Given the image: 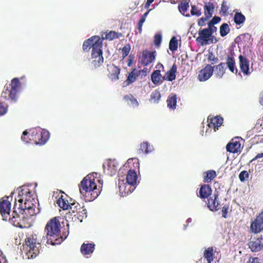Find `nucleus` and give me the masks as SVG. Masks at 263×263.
<instances>
[{"instance_id": "obj_1", "label": "nucleus", "mask_w": 263, "mask_h": 263, "mask_svg": "<svg viewBox=\"0 0 263 263\" xmlns=\"http://www.w3.org/2000/svg\"><path fill=\"white\" fill-rule=\"evenodd\" d=\"M97 173L89 174L81 182L80 192L84 197L86 201L94 200L101 192L102 181L97 178Z\"/></svg>"}, {"instance_id": "obj_2", "label": "nucleus", "mask_w": 263, "mask_h": 263, "mask_svg": "<svg viewBox=\"0 0 263 263\" xmlns=\"http://www.w3.org/2000/svg\"><path fill=\"white\" fill-rule=\"evenodd\" d=\"M61 226L58 218L54 217L47 222L45 231L46 233L47 243L52 245H59L66 238L61 235Z\"/></svg>"}, {"instance_id": "obj_3", "label": "nucleus", "mask_w": 263, "mask_h": 263, "mask_svg": "<svg viewBox=\"0 0 263 263\" xmlns=\"http://www.w3.org/2000/svg\"><path fill=\"white\" fill-rule=\"evenodd\" d=\"M42 249L40 240L37 235L32 234L27 236L22 245V252L26 259L35 258Z\"/></svg>"}, {"instance_id": "obj_4", "label": "nucleus", "mask_w": 263, "mask_h": 263, "mask_svg": "<svg viewBox=\"0 0 263 263\" xmlns=\"http://www.w3.org/2000/svg\"><path fill=\"white\" fill-rule=\"evenodd\" d=\"M24 191V190H22L21 192ZM31 193V192L29 190L26 191L25 193H22V195L25 194L28 197L25 198L24 202L23 199L19 198L18 199V205H17L19 212H23L27 217H31L36 214L35 210L36 202L34 199L30 196Z\"/></svg>"}, {"instance_id": "obj_5", "label": "nucleus", "mask_w": 263, "mask_h": 263, "mask_svg": "<svg viewBox=\"0 0 263 263\" xmlns=\"http://www.w3.org/2000/svg\"><path fill=\"white\" fill-rule=\"evenodd\" d=\"M21 88V82L17 78H13L11 83L6 85L1 94V97L5 100H10L12 102H16L18 93Z\"/></svg>"}, {"instance_id": "obj_6", "label": "nucleus", "mask_w": 263, "mask_h": 263, "mask_svg": "<svg viewBox=\"0 0 263 263\" xmlns=\"http://www.w3.org/2000/svg\"><path fill=\"white\" fill-rule=\"evenodd\" d=\"M26 217L27 216L23 212H19L17 208V203H15L13 208L12 213L9 215L7 220L13 226L23 228L24 227L23 223Z\"/></svg>"}, {"instance_id": "obj_7", "label": "nucleus", "mask_w": 263, "mask_h": 263, "mask_svg": "<svg viewBox=\"0 0 263 263\" xmlns=\"http://www.w3.org/2000/svg\"><path fill=\"white\" fill-rule=\"evenodd\" d=\"M103 46H96L92 49L91 53V59L92 60L91 63L93 68H97L100 67L104 62V58L103 57L102 51Z\"/></svg>"}, {"instance_id": "obj_8", "label": "nucleus", "mask_w": 263, "mask_h": 263, "mask_svg": "<svg viewBox=\"0 0 263 263\" xmlns=\"http://www.w3.org/2000/svg\"><path fill=\"white\" fill-rule=\"evenodd\" d=\"M198 35L199 36L196 39V41L200 46L213 43L214 36H212L205 28L200 29L198 31Z\"/></svg>"}, {"instance_id": "obj_9", "label": "nucleus", "mask_w": 263, "mask_h": 263, "mask_svg": "<svg viewBox=\"0 0 263 263\" xmlns=\"http://www.w3.org/2000/svg\"><path fill=\"white\" fill-rule=\"evenodd\" d=\"M8 196L4 197L0 200V213L3 220L7 221L9 215L10 214L11 204L8 200Z\"/></svg>"}, {"instance_id": "obj_10", "label": "nucleus", "mask_w": 263, "mask_h": 263, "mask_svg": "<svg viewBox=\"0 0 263 263\" xmlns=\"http://www.w3.org/2000/svg\"><path fill=\"white\" fill-rule=\"evenodd\" d=\"M263 231V211L251 222L250 232L258 234Z\"/></svg>"}, {"instance_id": "obj_11", "label": "nucleus", "mask_w": 263, "mask_h": 263, "mask_svg": "<svg viewBox=\"0 0 263 263\" xmlns=\"http://www.w3.org/2000/svg\"><path fill=\"white\" fill-rule=\"evenodd\" d=\"M97 45L99 47L103 46V39H101L99 36L95 35L84 42L83 50L84 51H88L91 48L93 49Z\"/></svg>"}, {"instance_id": "obj_12", "label": "nucleus", "mask_w": 263, "mask_h": 263, "mask_svg": "<svg viewBox=\"0 0 263 263\" xmlns=\"http://www.w3.org/2000/svg\"><path fill=\"white\" fill-rule=\"evenodd\" d=\"M117 164L115 160H107L103 165L104 172L109 176L115 175L118 170Z\"/></svg>"}, {"instance_id": "obj_13", "label": "nucleus", "mask_w": 263, "mask_h": 263, "mask_svg": "<svg viewBox=\"0 0 263 263\" xmlns=\"http://www.w3.org/2000/svg\"><path fill=\"white\" fill-rule=\"evenodd\" d=\"M248 246L252 252H256L263 250V236L251 238Z\"/></svg>"}, {"instance_id": "obj_14", "label": "nucleus", "mask_w": 263, "mask_h": 263, "mask_svg": "<svg viewBox=\"0 0 263 263\" xmlns=\"http://www.w3.org/2000/svg\"><path fill=\"white\" fill-rule=\"evenodd\" d=\"M214 67L210 64H207L201 69L198 76L199 80L201 82L208 80L213 74Z\"/></svg>"}, {"instance_id": "obj_15", "label": "nucleus", "mask_w": 263, "mask_h": 263, "mask_svg": "<svg viewBox=\"0 0 263 263\" xmlns=\"http://www.w3.org/2000/svg\"><path fill=\"white\" fill-rule=\"evenodd\" d=\"M146 72V70L144 69L137 70L135 68L133 69L132 71L128 73L127 78L124 82L126 84V86L134 83L139 76H145Z\"/></svg>"}, {"instance_id": "obj_16", "label": "nucleus", "mask_w": 263, "mask_h": 263, "mask_svg": "<svg viewBox=\"0 0 263 263\" xmlns=\"http://www.w3.org/2000/svg\"><path fill=\"white\" fill-rule=\"evenodd\" d=\"M108 72V77L112 81H116L119 80V75L121 69L114 64H108L107 66Z\"/></svg>"}, {"instance_id": "obj_17", "label": "nucleus", "mask_w": 263, "mask_h": 263, "mask_svg": "<svg viewBox=\"0 0 263 263\" xmlns=\"http://www.w3.org/2000/svg\"><path fill=\"white\" fill-rule=\"evenodd\" d=\"M72 213L79 214L80 216L83 217H87V210L84 208V205H81L77 202L71 203V205L69 209Z\"/></svg>"}, {"instance_id": "obj_18", "label": "nucleus", "mask_w": 263, "mask_h": 263, "mask_svg": "<svg viewBox=\"0 0 263 263\" xmlns=\"http://www.w3.org/2000/svg\"><path fill=\"white\" fill-rule=\"evenodd\" d=\"M155 53L156 51L151 52L147 50H144L142 55V64L147 66L153 62L155 60Z\"/></svg>"}, {"instance_id": "obj_19", "label": "nucleus", "mask_w": 263, "mask_h": 263, "mask_svg": "<svg viewBox=\"0 0 263 263\" xmlns=\"http://www.w3.org/2000/svg\"><path fill=\"white\" fill-rule=\"evenodd\" d=\"M241 144L238 138L232 139L227 145V151L232 153H237L240 151Z\"/></svg>"}, {"instance_id": "obj_20", "label": "nucleus", "mask_w": 263, "mask_h": 263, "mask_svg": "<svg viewBox=\"0 0 263 263\" xmlns=\"http://www.w3.org/2000/svg\"><path fill=\"white\" fill-rule=\"evenodd\" d=\"M239 67L244 75H249L251 73L249 69V61L243 55H240L238 57Z\"/></svg>"}, {"instance_id": "obj_21", "label": "nucleus", "mask_w": 263, "mask_h": 263, "mask_svg": "<svg viewBox=\"0 0 263 263\" xmlns=\"http://www.w3.org/2000/svg\"><path fill=\"white\" fill-rule=\"evenodd\" d=\"M208 120L209 118H208ZM223 123V118L219 116H217L215 117L211 118L208 123V126L210 128H213L215 132L218 129Z\"/></svg>"}, {"instance_id": "obj_22", "label": "nucleus", "mask_w": 263, "mask_h": 263, "mask_svg": "<svg viewBox=\"0 0 263 263\" xmlns=\"http://www.w3.org/2000/svg\"><path fill=\"white\" fill-rule=\"evenodd\" d=\"M218 196V193L214 194V198L211 197L208 199V206L212 211H216L220 209L219 203L217 200Z\"/></svg>"}, {"instance_id": "obj_23", "label": "nucleus", "mask_w": 263, "mask_h": 263, "mask_svg": "<svg viewBox=\"0 0 263 263\" xmlns=\"http://www.w3.org/2000/svg\"><path fill=\"white\" fill-rule=\"evenodd\" d=\"M177 66L174 64L171 69L167 71L162 77V81L166 80L168 81H173L176 79V73L177 72Z\"/></svg>"}, {"instance_id": "obj_24", "label": "nucleus", "mask_w": 263, "mask_h": 263, "mask_svg": "<svg viewBox=\"0 0 263 263\" xmlns=\"http://www.w3.org/2000/svg\"><path fill=\"white\" fill-rule=\"evenodd\" d=\"M95 244L93 243H83L80 248L81 253L83 255L92 254L95 250Z\"/></svg>"}, {"instance_id": "obj_25", "label": "nucleus", "mask_w": 263, "mask_h": 263, "mask_svg": "<svg viewBox=\"0 0 263 263\" xmlns=\"http://www.w3.org/2000/svg\"><path fill=\"white\" fill-rule=\"evenodd\" d=\"M212 189L209 184H204L201 186L199 191V196L201 199L208 198L212 193Z\"/></svg>"}, {"instance_id": "obj_26", "label": "nucleus", "mask_w": 263, "mask_h": 263, "mask_svg": "<svg viewBox=\"0 0 263 263\" xmlns=\"http://www.w3.org/2000/svg\"><path fill=\"white\" fill-rule=\"evenodd\" d=\"M126 182L128 185L134 186L137 183V175L134 170H129L126 175Z\"/></svg>"}, {"instance_id": "obj_27", "label": "nucleus", "mask_w": 263, "mask_h": 263, "mask_svg": "<svg viewBox=\"0 0 263 263\" xmlns=\"http://www.w3.org/2000/svg\"><path fill=\"white\" fill-rule=\"evenodd\" d=\"M67 195H61L57 200V203L60 208L63 210H69L71 205V202L69 203L66 199Z\"/></svg>"}, {"instance_id": "obj_28", "label": "nucleus", "mask_w": 263, "mask_h": 263, "mask_svg": "<svg viewBox=\"0 0 263 263\" xmlns=\"http://www.w3.org/2000/svg\"><path fill=\"white\" fill-rule=\"evenodd\" d=\"M225 63L221 62L218 65L213 66L215 68V74L218 78H221L225 73L226 68L224 67Z\"/></svg>"}, {"instance_id": "obj_29", "label": "nucleus", "mask_w": 263, "mask_h": 263, "mask_svg": "<svg viewBox=\"0 0 263 263\" xmlns=\"http://www.w3.org/2000/svg\"><path fill=\"white\" fill-rule=\"evenodd\" d=\"M214 8V5L212 3L209 2L205 4L203 7L205 16L211 18L213 14Z\"/></svg>"}, {"instance_id": "obj_30", "label": "nucleus", "mask_w": 263, "mask_h": 263, "mask_svg": "<svg viewBox=\"0 0 263 263\" xmlns=\"http://www.w3.org/2000/svg\"><path fill=\"white\" fill-rule=\"evenodd\" d=\"M153 149V146L150 145L148 142H144L140 144L139 153L147 154L152 152Z\"/></svg>"}, {"instance_id": "obj_31", "label": "nucleus", "mask_w": 263, "mask_h": 263, "mask_svg": "<svg viewBox=\"0 0 263 263\" xmlns=\"http://www.w3.org/2000/svg\"><path fill=\"white\" fill-rule=\"evenodd\" d=\"M226 64L227 67L232 72L234 73L235 71V73H236L237 72V69L235 66V61L232 56L228 55L226 59Z\"/></svg>"}, {"instance_id": "obj_32", "label": "nucleus", "mask_w": 263, "mask_h": 263, "mask_svg": "<svg viewBox=\"0 0 263 263\" xmlns=\"http://www.w3.org/2000/svg\"><path fill=\"white\" fill-rule=\"evenodd\" d=\"M123 100L128 105H131L134 107H137L139 105V103L137 99L131 94L124 96Z\"/></svg>"}, {"instance_id": "obj_33", "label": "nucleus", "mask_w": 263, "mask_h": 263, "mask_svg": "<svg viewBox=\"0 0 263 263\" xmlns=\"http://www.w3.org/2000/svg\"><path fill=\"white\" fill-rule=\"evenodd\" d=\"M214 249L213 247L206 249L203 253V256L206 259L208 263H211L214 259Z\"/></svg>"}, {"instance_id": "obj_34", "label": "nucleus", "mask_w": 263, "mask_h": 263, "mask_svg": "<svg viewBox=\"0 0 263 263\" xmlns=\"http://www.w3.org/2000/svg\"><path fill=\"white\" fill-rule=\"evenodd\" d=\"M162 77L161 74V70H156L151 74V80L154 84L157 85L159 83Z\"/></svg>"}, {"instance_id": "obj_35", "label": "nucleus", "mask_w": 263, "mask_h": 263, "mask_svg": "<svg viewBox=\"0 0 263 263\" xmlns=\"http://www.w3.org/2000/svg\"><path fill=\"white\" fill-rule=\"evenodd\" d=\"M216 176V172L214 170H209L203 174L204 182L209 183Z\"/></svg>"}, {"instance_id": "obj_36", "label": "nucleus", "mask_w": 263, "mask_h": 263, "mask_svg": "<svg viewBox=\"0 0 263 263\" xmlns=\"http://www.w3.org/2000/svg\"><path fill=\"white\" fill-rule=\"evenodd\" d=\"M49 135L50 134L47 130L44 129L41 130L40 140L38 141L39 144H44L48 140Z\"/></svg>"}, {"instance_id": "obj_37", "label": "nucleus", "mask_w": 263, "mask_h": 263, "mask_svg": "<svg viewBox=\"0 0 263 263\" xmlns=\"http://www.w3.org/2000/svg\"><path fill=\"white\" fill-rule=\"evenodd\" d=\"M246 21L245 16L241 12H236L234 16V21L237 25H240Z\"/></svg>"}, {"instance_id": "obj_38", "label": "nucleus", "mask_w": 263, "mask_h": 263, "mask_svg": "<svg viewBox=\"0 0 263 263\" xmlns=\"http://www.w3.org/2000/svg\"><path fill=\"white\" fill-rule=\"evenodd\" d=\"M167 107L169 108L174 109L176 107L177 97L176 95L169 96L167 100Z\"/></svg>"}, {"instance_id": "obj_39", "label": "nucleus", "mask_w": 263, "mask_h": 263, "mask_svg": "<svg viewBox=\"0 0 263 263\" xmlns=\"http://www.w3.org/2000/svg\"><path fill=\"white\" fill-rule=\"evenodd\" d=\"M121 36H122L121 33L116 32L115 31H110L106 34L105 37H103L102 39H103V40L106 39L111 41L115 39H118Z\"/></svg>"}, {"instance_id": "obj_40", "label": "nucleus", "mask_w": 263, "mask_h": 263, "mask_svg": "<svg viewBox=\"0 0 263 263\" xmlns=\"http://www.w3.org/2000/svg\"><path fill=\"white\" fill-rule=\"evenodd\" d=\"M41 130L33 129L31 131L30 136L32 141L35 144H39L38 141L40 140Z\"/></svg>"}, {"instance_id": "obj_41", "label": "nucleus", "mask_w": 263, "mask_h": 263, "mask_svg": "<svg viewBox=\"0 0 263 263\" xmlns=\"http://www.w3.org/2000/svg\"><path fill=\"white\" fill-rule=\"evenodd\" d=\"M230 31L229 25L227 23L222 24L220 27V34L222 37L227 35Z\"/></svg>"}, {"instance_id": "obj_42", "label": "nucleus", "mask_w": 263, "mask_h": 263, "mask_svg": "<svg viewBox=\"0 0 263 263\" xmlns=\"http://www.w3.org/2000/svg\"><path fill=\"white\" fill-rule=\"evenodd\" d=\"M178 48V40L175 36L172 37L169 43V49L172 51H175Z\"/></svg>"}, {"instance_id": "obj_43", "label": "nucleus", "mask_w": 263, "mask_h": 263, "mask_svg": "<svg viewBox=\"0 0 263 263\" xmlns=\"http://www.w3.org/2000/svg\"><path fill=\"white\" fill-rule=\"evenodd\" d=\"M189 8V3L187 2H181L178 5V9L181 13L185 15V13L187 11Z\"/></svg>"}, {"instance_id": "obj_44", "label": "nucleus", "mask_w": 263, "mask_h": 263, "mask_svg": "<svg viewBox=\"0 0 263 263\" xmlns=\"http://www.w3.org/2000/svg\"><path fill=\"white\" fill-rule=\"evenodd\" d=\"M161 98V94L158 90H155L151 95L150 100L154 102L158 103Z\"/></svg>"}, {"instance_id": "obj_45", "label": "nucleus", "mask_w": 263, "mask_h": 263, "mask_svg": "<svg viewBox=\"0 0 263 263\" xmlns=\"http://www.w3.org/2000/svg\"><path fill=\"white\" fill-rule=\"evenodd\" d=\"M191 13L193 15H196L197 16H199L201 15V11L200 9H198L197 7L196 6H192V9L191 11Z\"/></svg>"}, {"instance_id": "obj_46", "label": "nucleus", "mask_w": 263, "mask_h": 263, "mask_svg": "<svg viewBox=\"0 0 263 263\" xmlns=\"http://www.w3.org/2000/svg\"><path fill=\"white\" fill-rule=\"evenodd\" d=\"M130 50V46L129 44H126L122 49V54L123 59L125 58L128 54Z\"/></svg>"}, {"instance_id": "obj_47", "label": "nucleus", "mask_w": 263, "mask_h": 263, "mask_svg": "<svg viewBox=\"0 0 263 263\" xmlns=\"http://www.w3.org/2000/svg\"><path fill=\"white\" fill-rule=\"evenodd\" d=\"M208 60L211 62L210 65H214L218 62V58L216 57L215 55L212 53L210 52L208 57Z\"/></svg>"}, {"instance_id": "obj_48", "label": "nucleus", "mask_w": 263, "mask_h": 263, "mask_svg": "<svg viewBox=\"0 0 263 263\" xmlns=\"http://www.w3.org/2000/svg\"><path fill=\"white\" fill-rule=\"evenodd\" d=\"M28 135V133L26 130L23 132V135L21 137L22 140L26 143H29L30 141H32L31 137H29Z\"/></svg>"}, {"instance_id": "obj_49", "label": "nucleus", "mask_w": 263, "mask_h": 263, "mask_svg": "<svg viewBox=\"0 0 263 263\" xmlns=\"http://www.w3.org/2000/svg\"><path fill=\"white\" fill-rule=\"evenodd\" d=\"M154 44L156 46H159L162 42V36L160 34H156L154 36Z\"/></svg>"}, {"instance_id": "obj_50", "label": "nucleus", "mask_w": 263, "mask_h": 263, "mask_svg": "<svg viewBox=\"0 0 263 263\" xmlns=\"http://www.w3.org/2000/svg\"><path fill=\"white\" fill-rule=\"evenodd\" d=\"M249 177V174L246 171L241 172L239 175V178L241 181H244L245 180Z\"/></svg>"}, {"instance_id": "obj_51", "label": "nucleus", "mask_w": 263, "mask_h": 263, "mask_svg": "<svg viewBox=\"0 0 263 263\" xmlns=\"http://www.w3.org/2000/svg\"><path fill=\"white\" fill-rule=\"evenodd\" d=\"M208 28H205L212 35V34L216 32L217 30V28L214 26V24H212L211 23L209 22L208 23Z\"/></svg>"}, {"instance_id": "obj_52", "label": "nucleus", "mask_w": 263, "mask_h": 263, "mask_svg": "<svg viewBox=\"0 0 263 263\" xmlns=\"http://www.w3.org/2000/svg\"><path fill=\"white\" fill-rule=\"evenodd\" d=\"M209 19L206 16L202 17L198 20V26L202 27L205 25L206 22L207 20Z\"/></svg>"}, {"instance_id": "obj_53", "label": "nucleus", "mask_w": 263, "mask_h": 263, "mask_svg": "<svg viewBox=\"0 0 263 263\" xmlns=\"http://www.w3.org/2000/svg\"><path fill=\"white\" fill-rule=\"evenodd\" d=\"M8 106H4L2 103H0V116L5 115L7 111Z\"/></svg>"}, {"instance_id": "obj_54", "label": "nucleus", "mask_w": 263, "mask_h": 263, "mask_svg": "<svg viewBox=\"0 0 263 263\" xmlns=\"http://www.w3.org/2000/svg\"><path fill=\"white\" fill-rule=\"evenodd\" d=\"M229 209V206L228 205H224L223 206L222 209V217L224 218H227V214H228V211Z\"/></svg>"}, {"instance_id": "obj_55", "label": "nucleus", "mask_w": 263, "mask_h": 263, "mask_svg": "<svg viewBox=\"0 0 263 263\" xmlns=\"http://www.w3.org/2000/svg\"><path fill=\"white\" fill-rule=\"evenodd\" d=\"M221 21V18L219 16H215L209 22L212 24H216Z\"/></svg>"}, {"instance_id": "obj_56", "label": "nucleus", "mask_w": 263, "mask_h": 263, "mask_svg": "<svg viewBox=\"0 0 263 263\" xmlns=\"http://www.w3.org/2000/svg\"><path fill=\"white\" fill-rule=\"evenodd\" d=\"M145 22V20L143 18H140L138 23V29L140 33L142 32V27L143 23Z\"/></svg>"}, {"instance_id": "obj_57", "label": "nucleus", "mask_w": 263, "mask_h": 263, "mask_svg": "<svg viewBox=\"0 0 263 263\" xmlns=\"http://www.w3.org/2000/svg\"><path fill=\"white\" fill-rule=\"evenodd\" d=\"M249 263H261L258 257H251L249 259Z\"/></svg>"}, {"instance_id": "obj_58", "label": "nucleus", "mask_w": 263, "mask_h": 263, "mask_svg": "<svg viewBox=\"0 0 263 263\" xmlns=\"http://www.w3.org/2000/svg\"><path fill=\"white\" fill-rule=\"evenodd\" d=\"M221 9V11H222L224 14H226L228 13L229 7L225 5L224 3H222Z\"/></svg>"}, {"instance_id": "obj_59", "label": "nucleus", "mask_w": 263, "mask_h": 263, "mask_svg": "<svg viewBox=\"0 0 263 263\" xmlns=\"http://www.w3.org/2000/svg\"><path fill=\"white\" fill-rule=\"evenodd\" d=\"M263 157V153H259L254 158H253L251 160V162H253V161L256 160V159H258L259 158H261Z\"/></svg>"}, {"instance_id": "obj_60", "label": "nucleus", "mask_w": 263, "mask_h": 263, "mask_svg": "<svg viewBox=\"0 0 263 263\" xmlns=\"http://www.w3.org/2000/svg\"><path fill=\"white\" fill-rule=\"evenodd\" d=\"M154 1V0H147L145 4V8H148L151 4H152Z\"/></svg>"}, {"instance_id": "obj_61", "label": "nucleus", "mask_w": 263, "mask_h": 263, "mask_svg": "<svg viewBox=\"0 0 263 263\" xmlns=\"http://www.w3.org/2000/svg\"><path fill=\"white\" fill-rule=\"evenodd\" d=\"M133 63V59L132 58H131V56H130L128 59V61H127V66H130Z\"/></svg>"}, {"instance_id": "obj_62", "label": "nucleus", "mask_w": 263, "mask_h": 263, "mask_svg": "<svg viewBox=\"0 0 263 263\" xmlns=\"http://www.w3.org/2000/svg\"><path fill=\"white\" fill-rule=\"evenodd\" d=\"M150 10H148L147 11H146L145 13H144L142 16H141V18H143V20H144L145 21V19H146V17L147 16V15H148L149 12Z\"/></svg>"}, {"instance_id": "obj_63", "label": "nucleus", "mask_w": 263, "mask_h": 263, "mask_svg": "<svg viewBox=\"0 0 263 263\" xmlns=\"http://www.w3.org/2000/svg\"><path fill=\"white\" fill-rule=\"evenodd\" d=\"M259 102L263 106V93L262 95L259 98Z\"/></svg>"}, {"instance_id": "obj_64", "label": "nucleus", "mask_w": 263, "mask_h": 263, "mask_svg": "<svg viewBox=\"0 0 263 263\" xmlns=\"http://www.w3.org/2000/svg\"><path fill=\"white\" fill-rule=\"evenodd\" d=\"M158 66H159V68H162V70H163V69H164V66H163V65H162V64H159L158 65Z\"/></svg>"}]
</instances>
